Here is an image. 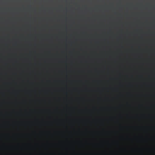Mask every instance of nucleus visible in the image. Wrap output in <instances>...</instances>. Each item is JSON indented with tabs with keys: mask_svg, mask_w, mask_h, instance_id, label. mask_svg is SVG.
Returning <instances> with one entry per match:
<instances>
[{
	"mask_svg": "<svg viewBox=\"0 0 155 155\" xmlns=\"http://www.w3.org/2000/svg\"><path fill=\"white\" fill-rule=\"evenodd\" d=\"M117 3L119 4H121V1H119Z\"/></svg>",
	"mask_w": 155,
	"mask_h": 155,
	"instance_id": "obj_1",
	"label": "nucleus"
},
{
	"mask_svg": "<svg viewBox=\"0 0 155 155\" xmlns=\"http://www.w3.org/2000/svg\"><path fill=\"white\" fill-rule=\"evenodd\" d=\"M65 2H66V3H67V0H66Z\"/></svg>",
	"mask_w": 155,
	"mask_h": 155,
	"instance_id": "obj_2",
	"label": "nucleus"
}]
</instances>
